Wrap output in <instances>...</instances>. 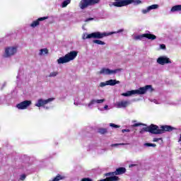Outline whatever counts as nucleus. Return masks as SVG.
<instances>
[{"mask_svg": "<svg viewBox=\"0 0 181 181\" xmlns=\"http://www.w3.org/2000/svg\"><path fill=\"white\" fill-rule=\"evenodd\" d=\"M149 90L152 92L153 90L152 85H146L145 86H141L138 89H132L131 90H127L123 92L121 95L122 96H132V95H144Z\"/></svg>", "mask_w": 181, "mask_h": 181, "instance_id": "1", "label": "nucleus"}, {"mask_svg": "<svg viewBox=\"0 0 181 181\" xmlns=\"http://www.w3.org/2000/svg\"><path fill=\"white\" fill-rule=\"evenodd\" d=\"M148 132L153 133V134H162L165 132H172L173 130H176V127H173L172 126H168L167 124L161 126L160 128L156 124H151L148 127Z\"/></svg>", "mask_w": 181, "mask_h": 181, "instance_id": "2", "label": "nucleus"}, {"mask_svg": "<svg viewBox=\"0 0 181 181\" xmlns=\"http://www.w3.org/2000/svg\"><path fill=\"white\" fill-rule=\"evenodd\" d=\"M78 54V52H77V50H72L71 52L66 53L65 56H62V57L57 59V63L59 65L70 63L76 59Z\"/></svg>", "mask_w": 181, "mask_h": 181, "instance_id": "3", "label": "nucleus"}, {"mask_svg": "<svg viewBox=\"0 0 181 181\" xmlns=\"http://www.w3.org/2000/svg\"><path fill=\"white\" fill-rule=\"evenodd\" d=\"M127 172L126 168H117L115 173H107V174H105V176L107 177L104 180H99V181H117L120 180V178L117 177V175H122V174H125Z\"/></svg>", "mask_w": 181, "mask_h": 181, "instance_id": "4", "label": "nucleus"}, {"mask_svg": "<svg viewBox=\"0 0 181 181\" xmlns=\"http://www.w3.org/2000/svg\"><path fill=\"white\" fill-rule=\"evenodd\" d=\"M18 46H8L7 47H5L3 53V57L8 59L15 56L18 52Z\"/></svg>", "mask_w": 181, "mask_h": 181, "instance_id": "5", "label": "nucleus"}, {"mask_svg": "<svg viewBox=\"0 0 181 181\" xmlns=\"http://www.w3.org/2000/svg\"><path fill=\"white\" fill-rule=\"evenodd\" d=\"M119 71H122L121 69H116L115 70H111L110 69H107L104 67L103 69H101L99 71V74H102L103 76H112L115 74H117Z\"/></svg>", "mask_w": 181, "mask_h": 181, "instance_id": "6", "label": "nucleus"}, {"mask_svg": "<svg viewBox=\"0 0 181 181\" xmlns=\"http://www.w3.org/2000/svg\"><path fill=\"white\" fill-rule=\"evenodd\" d=\"M100 0H81L79 2V6L81 9H85L90 5H95V4H99Z\"/></svg>", "mask_w": 181, "mask_h": 181, "instance_id": "7", "label": "nucleus"}, {"mask_svg": "<svg viewBox=\"0 0 181 181\" xmlns=\"http://www.w3.org/2000/svg\"><path fill=\"white\" fill-rule=\"evenodd\" d=\"M144 37H146L149 40H155L156 39V35H153L151 32H146V33H143L142 35H137L135 36V40H142Z\"/></svg>", "mask_w": 181, "mask_h": 181, "instance_id": "8", "label": "nucleus"}, {"mask_svg": "<svg viewBox=\"0 0 181 181\" xmlns=\"http://www.w3.org/2000/svg\"><path fill=\"white\" fill-rule=\"evenodd\" d=\"M93 37H103V32H93V33H83L82 35V39L85 40L86 39H91Z\"/></svg>", "mask_w": 181, "mask_h": 181, "instance_id": "9", "label": "nucleus"}, {"mask_svg": "<svg viewBox=\"0 0 181 181\" xmlns=\"http://www.w3.org/2000/svg\"><path fill=\"white\" fill-rule=\"evenodd\" d=\"M53 100H54V98H48V99H43L42 98H40L37 99L35 105V106H37V107H40L41 106H45V105H47V103H49Z\"/></svg>", "mask_w": 181, "mask_h": 181, "instance_id": "10", "label": "nucleus"}, {"mask_svg": "<svg viewBox=\"0 0 181 181\" xmlns=\"http://www.w3.org/2000/svg\"><path fill=\"white\" fill-rule=\"evenodd\" d=\"M157 63L160 64V66H165V64H171L172 62L168 56H160L157 59Z\"/></svg>", "mask_w": 181, "mask_h": 181, "instance_id": "11", "label": "nucleus"}, {"mask_svg": "<svg viewBox=\"0 0 181 181\" xmlns=\"http://www.w3.org/2000/svg\"><path fill=\"white\" fill-rule=\"evenodd\" d=\"M116 84H120V81H117V79H108V81H105V82H100L99 86L103 88L106 86H116Z\"/></svg>", "mask_w": 181, "mask_h": 181, "instance_id": "12", "label": "nucleus"}, {"mask_svg": "<svg viewBox=\"0 0 181 181\" xmlns=\"http://www.w3.org/2000/svg\"><path fill=\"white\" fill-rule=\"evenodd\" d=\"M32 100H23V102H20V103H17L16 107L19 110H25L28 109L30 105H32Z\"/></svg>", "mask_w": 181, "mask_h": 181, "instance_id": "13", "label": "nucleus"}, {"mask_svg": "<svg viewBox=\"0 0 181 181\" xmlns=\"http://www.w3.org/2000/svg\"><path fill=\"white\" fill-rule=\"evenodd\" d=\"M48 16H42L41 18H38L37 19H36V21H33L30 26L31 28H36L37 26H39L40 23V21H45V19H48Z\"/></svg>", "mask_w": 181, "mask_h": 181, "instance_id": "14", "label": "nucleus"}, {"mask_svg": "<svg viewBox=\"0 0 181 181\" xmlns=\"http://www.w3.org/2000/svg\"><path fill=\"white\" fill-rule=\"evenodd\" d=\"M158 8H159L158 4H153V5H150L149 6H147L144 9H142L141 12L142 13H148V12L152 11V9H158Z\"/></svg>", "mask_w": 181, "mask_h": 181, "instance_id": "15", "label": "nucleus"}, {"mask_svg": "<svg viewBox=\"0 0 181 181\" xmlns=\"http://www.w3.org/2000/svg\"><path fill=\"white\" fill-rule=\"evenodd\" d=\"M105 101V99H91L90 102L88 103L87 106L89 108H92L93 105H95V103H103V102Z\"/></svg>", "mask_w": 181, "mask_h": 181, "instance_id": "16", "label": "nucleus"}, {"mask_svg": "<svg viewBox=\"0 0 181 181\" xmlns=\"http://www.w3.org/2000/svg\"><path fill=\"white\" fill-rule=\"evenodd\" d=\"M130 105L129 100H120L119 102H117L115 106L118 108L121 107H127Z\"/></svg>", "mask_w": 181, "mask_h": 181, "instance_id": "17", "label": "nucleus"}, {"mask_svg": "<svg viewBox=\"0 0 181 181\" xmlns=\"http://www.w3.org/2000/svg\"><path fill=\"white\" fill-rule=\"evenodd\" d=\"M115 2H113L112 5H114V6H118V7H121V6H126L127 5V4H125V1L127 0H114Z\"/></svg>", "mask_w": 181, "mask_h": 181, "instance_id": "18", "label": "nucleus"}, {"mask_svg": "<svg viewBox=\"0 0 181 181\" xmlns=\"http://www.w3.org/2000/svg\"><path fill=\"white\" fill-rule=\"evenodd\" d=\"M49 50L47 47H45L43 49H40L39 50L38 55L40 57L47 56L49 54Z\"/></svg>", "mask_w": 181, "mask_h": 181, "instance_id": "19", "label": "nucleus"}, {"mask_svg": "<svg viewBox=\"0 0 181 181\" xmlns=\"http://www.w3.org/2000/svg\"><path fill=\"white\" fill-rule=\"evenodd\" d=\"M121 32H124V29H119V30H117V32H103V37L110 36V35H114L115 33H120Z\"/></svg>", "mask_w": 181, "mask_h": 181, "instance_id": "20", "label": "nucleus"}, {"mask_svg": "<svg viewBox=\"0 0 181 181\" xmlns=\"http://www.w3.org/2000/svg\"><path fill=\"white\" fill-rule=\"evenodd\" d=\"M134 4V5H139V4H141V0H126L124 1V4H127V5H129L130 4Z\"/></svg>", "mask_w": 181, "mask_h": 181, "instance_id": "21", "label": "nucleus"}, {"mask_svg": "<svg viewBox=\"0 0 181 181\" xmlns=\"http://www.w3.org/2000/svg\"><path fill=\"white\" fill-rule=\"evenodd\" d=\"M93 39L94 40H93V42L96 45H105V42H103V40H100V39H103V37H93Z\"/></svg>", "mask_w": 181, "mask_h": 181, "instance_id": "22", "label": "nucleus"}, {"mask_svg": "<svg viewBox=\"0 0 181 181\" xmlns=\"http://www.w3.org/2000/svg\"><path fill=\"white\" fill-rule=\"evenodd\" d=\"M178 11H181V4L180 5H175L174 6H172L170 9V12H176Z\"/></svg>", "mask_w": 181, "mask_h": 181, "instance_id": "23", "label": "nucleus"}, {"mask_svg": "<svg viewBox=\"0 0 181 181\" xmlns=\"http://www.w3.org/2000/svg\"><path fill=\"white\" fill-rule=\"evenodd\" d=\"M62 179H65L64 175H60V174H58L53 180H49V181H59L62 180Z\"/></svg>", "mask_w": 181, "mask_h": 181, "instance_id": "24", "label": "nucleus"}, {"mask_svg": "<svg viewBox=\"0 0 181 181\" xmlns=\"http://www.w3.org/2000/svg\"><path fill=\"white\" fill-rule=\"evenodd\" d=\"M69 4H71V0H65L62 3V7L66 8Z\"/></svg>", "mask_w": 181, "mask_h": 181, "instance_id": "25", "label": "nucleus"}, {"mask_svg": "<svg viewBox=\"0 0 181 181\" xmlns=\"http://www.w3.org/2000/svg\"><path fill=\"white\" fill-rule=\"evenodd\" d=\"M59 71H51L48 75V77H57L58 76Z\"/></svg>", "mask_w": 181, "mask_h": 181, "instance_id": "26", "label": "nucleus"}, {"mask_svg": "<svg viewBox=\"0 0 181 181\" xmlns=\"http://www.w3.org/2000/svg\"><path fill=\"white\" fill-rule=\"evenodd\" d=\"M110 108H111V107H110L108 106V105H105V106H104L103 107H98V109L99 110H101V111H103V110H109Z\"/></svg>", "mask_w": 181, "mask_h": 181, "instance_id": "27", "label": "nucleus"}, {"mask_svg": "<svg viewBox=\"0 0 181 181\" xmlns=\"http://www.w3.org/2000/svg\"><path fill=\"white\" fill-rule=\"evenodd\" d=\"M98 132L100 133V134H105V133H107V129H99Z\"/></svg>", "mask_w": 181, "mask_h": 181, "instance_id": "28", "label": "nucleus"}, {"mask_svg": "<svg viewBox=\"0 0 181 181\" xmlns=\"http://www.w3.org/2000/svg\"><path fill=\"white\" fill-rule=\"evenodd\" d=\"M144 146L146 147H156V144H153L152 143H145Z\"/></svg>", "mask_w": 181, "mask_h": 181, "instance_id": "29", "label": "nucleus"}, {"mask_svg": "<svg viewBox=\"0 0 181 181\" xmlns=\"http://www.w3.org/2000/svg\"><path fill=\"white\" fill-rule=\"evenodd\" d=\"M145 132H148V127H144L140 130L139 132L141 134H143V133H144Z\"/></svg>", "mask_w": 181, "mask_h": 181, "instance_id": "30", "label": "nucleus"}, {"mask_svg": "<svg viewBox=\"0 0 181 181\" xmlns=\"http://www.w3.org/2000/svg\"><path fill=\"white\" fill-rule=\"evenodd\" d=\"M118 146H125V143L111 144V147H117Z\"/></svg>", "mask_w": 181, "mask_h": 181, "instance_id": "31", "label": "nucleus"}, {"mask_svg": "<svg viewBox=\"0 0 181 181\" xmlns=\"http://www.w3.org/2000/svg\"><path fill=\"white\" fill-rule=\"evenodd\" d=\"M110 126L111 127H115V129L120 127L119 124H115V123H110Z\"/></svg>", "mask_w": 181, "mask_h": 181, "instance_id": "32", "label": "nucleus"}, {"mask_svg": "<svg viewBox=\"0 0 181 181\" xmlns=\"http://www.w3.org/2000/svg\"><path fill=\"white\" fill-rule=\"evenodd\" d=\"M141 125L144 126V124L143 123H134V124H133V126H134V127H138V126H141Z\"/></svg>", "mask_w": 181, "mask_h": 181, "instance_id": "33", "label": "nucleus"}, {"mask_svg": "<svg viewBox=\"0 0 181 181\" xmlns=\"http://www.w3.org/2000/svg\"><path fill=\"white\" fill-rule=\"evenodd\" d=\"M25 179H26V175H21L20 177L21 180H25Z\"/></svg>", "mask_w": 181, "mask_h": 181, "instance_id": "34", "label": "nucleus"}, {"mask_svg": "<svg viewBox=\"0 0 181 181\" xmlns=\"http://www.w3.org/2000/svg\"><path fill=\"white\" fill-rule=\"evenodd\" d=\"M81 181H93L91 178H82Z\"/></svg>", "mask_w": 181, "mask_h": 181, "instance_id": "35", "label": "nucleus"}, {"mask_svg": "<svg viewBox=\"0 0 181 181\" xmlns=\"http://www.w3.org/2000/svg\"><path fill=\"white\" fill-rule=\"evenodd\" d=\"M160 48L165 50L166 49V46H165V45H160Z\"/></svg>", "mask_w": 181, "mask_h": 181, "instance_id": "36", "label": "nucleus"}, {"mask_svg": "<svg viewBox=\"0 0 181 181\" xmlns=\"http://www.w3.org/2000/svg\"><path fill=\"white\" fill-rule=\"evenodd\" d=\"M94 18H88L85 20V22H89L90 21H93Z\"/></svg>", "mask_w": 181, "mask_h": 181, "instance_id": "37", "label": "nucleus"}, {"mask_svg": "<svg viewBox=\"0 0 181 181\" xmlns=\"http://www.w3.org/2000/svg\"><path fill=\"white\" fill-rule=\"evenodd\" d=\"M160 140H162V139L161 138H154L153 139V141H159Z\"/></svg>", "mask_w": 181, "mask_h": 181, "instance_id": "38", "label": "nucleus"}, {"mask_svg": "<svg viewBox=\"0 0 181 181\" xmlns=\"http://www.w3.org/2000/svg\"><path fill=\"white\" fill-rule=\"evenodd\" d=\"M125 132H129L130 130H129V129H123L122 132L125 133Z\"/></svg>", "mask_w": 181, "mask_h": 181, "instance_id": "39", "label": "nucleus"}, {"mask_svg": "<svg viewBox=\"0 0 181 181\" xmlns=\"http://www.w3.org/2000/svg\"><path fill=\"white\" fill-rule=\"evenodd\" d=\"M153 102H154V103H160V102H158V100H156V99H153Z\"/></svg>", "mask_w": 181, "mask_h": 181, "instance_id": "40", "label": "nucleus"}, {"mask_svg": "<svg viewBox=\"0 0 181 181\" xmlns=\"http://www.w3.org/2000/svg\"><path fill=\"white\" fill-rule=\"evenodd\" d=\"M132 167H136V164H132L131 165H129V168H132Z\"/></svg>", "mask_w": 181, "mask_h": 181, "instance_id": "41", "label": "nucleus"}, {"mask_svg": "<svg viewBox=\"0 0 181 181\" xmlns=\"http://www.w3.org/2000/svg\"><path fill=\"white\" fill-rule=\"evenodd\" d=\"M180 141H181V134L180 135V139H179V140H178V142H179V143H180Z\"/></svg>", "mask_w": 181, "mask_h": 181, "instance_id": "42", "label": "nucleus"}, {"mask_svg": "<svg viewBox=\"0 0 181 181\" xmlns=\"http://www.w3.org/2000/svg\"><path fill=\"white\" fill-rule=\"evenodd\" d=\"M74 105H78L77 102H74Z\"/></svg>", "mask_w": 181, "mask_h": 181, "instance_id": "43", "label": "nucleus"}]
</instances>
